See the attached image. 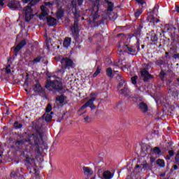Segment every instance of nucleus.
<instances>
[{
  "instance_id": "obj_35",
  "label": "nucleus",
  "mask_w": 179,
  "mask_h": 179,
  "mask_svg": "<svg viewBox=\"0 0 179 179\" xmlns=\"http://www.w3.org/2000/svg\"><path fill=\"white\" fill-rule=\"evenodd\" d=\"M157 12H159V6L158 5H155L154 8H153V10H152V13L156 15V13H157Z\"/></svg>"
},
{
  "instance_id": "obj_17",
  "label": "nucleus",
  "mask_w": 179,
  "mask_h": 179,
  "mask_svg": "<svg viewBox=\"0 0 179 179\" xmlns=\"http://www.w3.org/2000/svg\"><path fill=\"white\" fill-rule=\"evenodd\" d=\"M83 170L84 171L85 176H92V174H93V170L87 166H84Z\"/></svg>"
},
{
  "instance_id": "obj_22",
  "label": "nucleus",
  "mask_w": 179,
  "mask_h": 179,
  "mask_svg": "<svg viewBox=\"0 0 179 179\" xmlns=\"http://www.w3.org/2000/svg\"><path fill=\"white\" fill-rule=\"evenodd\" d=\"M64 10L62 9L58 10V11L57 12V17H58V19H61V17L64 16Z\"/></svg>"
},
{
  "instance_id": "obj_15",
  "label": "nucleus",
  "mask_w": 179,
  "mask_h": 179,
  "mask_svg": "<svg viewBox=\"0 0 179 179\" xmlns=\"http://www.w3.org/2000/svg\"><path fill=\"white\" fill-rule=\"evenodd\" d=\"M48 24L49 26H55L57 24V19L52 17H46Z\"/></svg>"
},
{
  "instance_id": "obj_51",
  "label": "nucleus",
  "mask_w": 179,
  "mask_h": 179,
  "mask_svg": "<svg viewBox=\"0 0 179 179\" xmlns=\"http://www.w3.org/2000/svg\"><path fill=\"white\" fill-rule=\"evenodd\" d=\"M176 12H179V6L176 7Z\"/></svg>"
},
{
  "instance_id": "obj_16",
  "label": "nucleus",
  "mask_w": 179,
  "mask_h": 179,
  "mask_svg": "<svg viewBox=\"0 0 179 179\" xmlns=\"http://www.w3.org/2000/svg\"><path fill=\"white\" fill-rule=\"evenodd\" d=\"M147 20L148 22H150V23H154V24L155 23H159L160 22V20L157 19V18H155V17H153L152 15H150L148 18Z\"/></svg>"
},
{
  "instance_id": "obj_42",
  "label": "nucleus",
  "mask_w": 179,
  "mask_h": 179,
  "mask_svg": "<svg viewBox=\"0 0 179 179\" xmlns=\"http://www.w3.org/2000/svg\"><path fill=\"white\" fill-rule=\"evenodd\" d=\"M138 3H141V5H143L145 3V0H136Z\"/></svg>"
},
{
  "instance_id": "obj_62",
  "label": "nucleus",
  "mask_w": 179,
  "mask_h": 179,
  "mask_svg": "<svg viewBox=\"0 0 179 179\" xmlns=\"http://www.w3.org/2000/svg\"><path fill=\"white\" fill-rule=\"evenodd\" d=\"M0 163H2V161H0Z\"/></svg>"
},
{
  "instance_id": "obj_23",
  "label": "nucleus",
  "mask_w": 179,
  "mask_h": 179,
  "mask_svg": "<svg viewBox=\"0 0 179 179\" xmlns=\"http://www.w3.org/2000/svg\"><path fill=\"white\" fill-rule=\"evenodd\" d=\"M106 75L109 77V78H113V69L111 68H108L106 69Z\"/></svg>"
},
{
  "instance_id": "obj_43",
  "label": "nucleus",
  "mask_w": 179,
  "mask_h": 179,
  "mask_svg": "<svg viewBox=\"0 0 179 179\" xmlns=\"http://www.w3.org/2000/svg\"><path fill=\"white\" fill-rule=\"evenodd\" d=\"M173 57L174 59H179V53L173 55Z\"/></svg>"
},
{
  "instance_id": "obj_28",
  "label": "nucleus",
  "mask_w": 179,
  "mask_h": 179,
  "mask_svg": "<svg viewBox=\"0 0 179 179\" xmlns=\"http://www.w3.org/2000/svg\"><path fill=\"white\" fill-rule=\"evenodd\" d=\"M83 120L85 122H87V123L92 122V118L89 115H84Z\"/></svg>"
},
{
  "instance_id": "obj_27",
  "label": "nucleus",
  "mask_w": 179,
  "mask_h": 179,
  "mask_svg": "<svg viewBox=\"0 0 179 179\" xmlns=\"http://www.w3.org/2000/svg\"><path fill=\"white\" fill-rule=\"evenodd\" d=\"M41 61V57H36L34 60L30 61L29 64H37Z\"/></svg>"
},
{
  "instance_id": "obj_4",
  "label": "nucleus",
  "mask_w": 179,
  "mask_h": 179,
  "mask_svg": "<svg viewBox=\"0 0 179 179\" xmlns=\"http://www.w3.org/2000/svg\"><path fill=\"white\" fill-rule=\"evenodd\" d=\"M60 62L62 64V69H63V71H65V69H71V68H73V66H75V63H73V61L69 57H62Z\"/></svg>"
},
{
  "instance_id": "obj_33",
  "label": "nucleus",
  "mask_w": 179,
  "mask_h": 179,
  "mask_svg": "<svg viewBox=\"0 0 179 179\" xmlns=\"http://www.w3.org/2000/svg\"><path fill=\"white\" fill-rule=\"evenodd\" d=\"M142 15V10H137L136 12L134 13L135 17H138Z\"/></svg>"
},
{
  "instance_id": "obj_20",
  "label": "nucleus",
  "mask_w": 179,
  "mask_h": 179,
  "mask_svg": "<svg viewBox=\"0 0 179 179\" xmlns=\"http://www.w3.org/2000/svg\"><path fill=\"white\" fill-rule=\"evenodd\" d=\"M120 94H124V96L128 95V93H129V90H128V87H124L123 89L120 90L119 92Z\"/></svg>"
},
{
  "instance_id": "obj_41",
  "label": "nucleus",
  "mask_w": 179,
  "mask_h": 179,
  "mask_svg": "<svg viewBox=\"0 0 179 179\" xmlns=\"http://www.w3.org/2000/svg\"><path fill=\"white\" fill-rule=\"evenodd\" d=\"M168 153H169V156L171 157L172 156H174V151H173V150H169V152H168Z\"/></svg>"
},
{
  "instance_id": "obj_30",
  "label": "nucleus",
  "mask_w": 179,
  "mask_h": 179,
  "mask_svg": "<svg viewBox=\"0 0 179 179\" xmlns=\"http://www.w3.org/2000/svg\"><path fill=\"white\" fill-rule=\"evenodd\" d=\"M114 8V4H113L111 2H108V10L111 12Z\"/></svg>"
},
{
  "instance_id": "obj_1",
  "label": "nucleus",
  "mask_w": 179,
  "mask_h": 179,
  "mask_svg": "<svg viewBox=\"0 0 179 179\" xmlns=\"http://www.w3.org/2000/svg\"><path fill=\"white\" fill-rule=\"evenodd\" d=\"M29 1L30 2L28 6L24 7L23 9V13L24 14L26 22H30V20L34 17V15L31 14V12H33L31 6H34V5H36V3L40 2V0H22V2L24 3H27Z\"/></svg>"
},
{
  "instance_id": "obj_47",
  "label": "nucleus",
  "mask_w": 179,
  "mask_h": 179,
  "mask_svg": "<svg viewBox=\"0 0 179 179\" xmlns=\"http://www.w3.org/2000/svg\"><path fill=\"white\" fill-rule=\"evenodd\" d=\"M155 158H153V157H150V163H154V162H155Z\"/></svg>"
},
{
  "instance_id": "obj_39",
  "label": "nucleus",
  "mask_w": 179,
  "mask_h": 179,
  "mask_svg": "<svg viewBox=\"0 0 179 179\" xmlns=\"http://www.w3.org/2000/svg\"><path fill=\"white\" fill-rule=\"evenodd\" d=\"M24 142H27V140H21V141H17L15 144L16 145H23V143H24Z\"/></svg>"
},
{
  "instance_id": "obj_58",
  "label": "nucleus",
  "mask_w": 179,
  "mask_h": 179,
  "mask_svg": "<svg viewBox=\"0 0 179 179\" xmlns=\"http://www.w3.org/2000/svg\"><path fill=\"white\" fill-rule=\"evenodd\" d=\"M113 72H118V71H117V70H113Z\"/></svg>"
},
{
  "instance_id": "obj_5",
  "label": "nucleus",
  "mask_w": 179,
  "mask_h": 179,
  "mask_svg": "<svg viewBox=\"0 0 179 179\" xmlns=\"http://www.w3.org/2000/svg\"><path fill=\"white\" fill-rule=\"evenodd\" d=\"M96 99H97V93L92 92L89 96V100L85 103L87 107L91 108L92 110L96 109V106H94V103L96 101Z\"/></svg>"
},
{
  "instance_id": "obj_32",
  "label": "nucleus",
  "mask_w": 179,
  "mask_h": 179,
  "mask_svg": "<svg viewBox=\"0 0 179 179\" xmlns=\"http://www.w3.org/2000/svg\"><path fill=\"white\" fill-rule=\"evenodd\" d=\"M153 152L154 153H155V155H159V153L162 152V150H160V148L159 147H155L153 149Z\"/></svg>"
},
{
  "instance_id": "obj_18",
  "label": "nucleus",
  "mask_w": 179,
  "mask_h": 179,
  "mask_svg": "<svg viewBox=\"0 0 179 179\" xmlns=\"http://www.w3.org/2000/svg\"><path fill=\"white\" fill-rule=\"evenodd\" d=\"M51 114H52V112H51L50 114L47 113L43 115V118L45 120V121H46V122H50V121L52 120V115H51Z\"/></svg>"
},
{
  "instance_id": "obj_8",
  "label": "nucleus",
  "mask_w": 179,
  "mask_h": 179,
  "mask_svg": "<svg viewBox=\"0 0 179 179\" xmlns=\"http://www.w3.org/2000/svg\"><path fill=\"white\" fill-rule=\"evenodd\" d=\"M8 7L11 9V10H15V9H20V2L15 0H11L8 3Z\"/></svg>"
},
{
  "instance_id": "obj_7",
  "label": "nucleus",
  "mask_w": 179,
  "mask_h": 179,
  "mask_svg": "<svg viewBox=\"0 0 179 179\" xmlns=\"http://www.w3.org/2000/svg\"><path fill=\"white\" fill-rule=\"evenodd\" d=\"M98 174L100 179H112L113 177H114V172L110 171H103L102 175H101L100 171H99Z\"/></svg>"
},
{
  "instance_id": "obj_54",
  "label": "nucleus",
  "mask_w": 179,
  "mask_h": 179,
  "mask_svg": "<svg viewBox=\"0 0 179 179\" xmlns=\"http://www.w3.org/2000/svg\"><path fill=\"white\" fill-rule=\"evenodd\" d=\"M19 178L22 179L23 178V176H20Z\"/></svg>"
},
{
  "instance_id": "obj_11",
  "label": "nucleus",
  "mask_w": 179,
  "mask_h": 179,
  "mask_svg": "<svg viewBox=\"0 0 179 179\" xmlns=\"http://www.w3.org/2000/svg\"><path fill=\"white\" fill-rule=\"evenodd\" d=\"M26 40L24 39L21 41L14 49L15 54H17V52H19V51H20V50H22V48L26 45Z\"/></svg>"
},
{
  "instance_id": "obj_49",
  "label": "nucleus",
  "mask_w": 179,
  "mask_h": 179,
  "mask_svg": "<svg viewBox=\"0 0 179 179\" xmlns=\"http://www.w3.org/2000/svg\"><path fill=\"white\" fill-rule=\"evenodd\" d=\"M166 159V160H170V159H171V157L170 155H167Z\"/></svg>"
},
{
  "instance_id": "obj_53",
  "label": "nucleus",
  "mask_w": 179,
  "mask_h": 179,
  "mask_svg": "<svg viewBox=\"0 0 179 179\" xmlns=\"http://www.w3.org/2000/svg\"><path fill=\"white\" fill-rule=\"evenodd\" d=\"M85 113H86V110H85L83 113H80V115H83V114H85Z\"/></svg>"
},
{
  "instance_id": "obj_6",
  "label": "nucleus",
  "mask_w": 179,
  "mask_h": 179,
  "mask_svg": "<svg viewBox=\"0 0 179 179\" xmlns=\"http://www.w3.org/2000/svg\"><path fill=\"white\" fill-rule=\"evenodd\" d=\"M84 0H73L70 5L69 9L73 12L74 16L76 17L78 16V10L76 9L77 5L76 2H78V5L80 6L83 3Z\"/></svg>"
},
{
  "instance_id": "obj_10",
  "label": "nucleus",
  "mask_w": 179,
  "mask_h": 179,
  "mask_svg": "<svg viewBox=\"0 0 179 179\" xmlns=\"http://www.w3.org/2000/svg\"><path fill=\"white\" fill-rule=\"evenodd\" d=\"M71 31L72 32L73 36H78V34L79 33L78 19L75 20L73 26L71 27Z\"/></svg>"
},
{
  "instance_id": "obj_3",
  "label": "nucleus",
  "mask_w": 179,
  "mask_h": 179,
  "mask_svg": "<svg viewBox=\"0 0 179 179\" xmlns=\"http://www.w3.org/2000/svg\"><path fill=\"white\" fill-rule=\"evenodd\" d=\"M45 6H41V9L42 10V13L39 15V19L41 20H43V19H45L47 17V15H48V8H52V5H54V2H45Z\"/></svg>"
},
{
  "instance_id": "obj_34",
  "label": "nucleus",
  "mask_w": 179,
  "mask_h": 179,
  "mask_svg": "<svg viewBox=\"0 0 179 179\" xmlns=\"http://www.w3.org/2000/svg\"><path fill=\"white\" fill-rule=\"evenodd\" d=\"M151 41H152V43H157V36H156V34L151 36Z\"/></svg>"
},
{
  "instance_id": "obj_31",
  "label": "nucleus",
  "mask_w": 179,
  "mask_h": 179,
  "mask_svg": "<svg viewBox=\"0 0 179 179\" xmlns=\"http://www.w3.org/2000/svg\"><path fill=\"white\" fill-rule=\"evenodd\" d=\"M56 100L57 101H59V103L60 104H62V103H64V96H57V98H56Z\"/></svg>"
},
{
  "instance_id": "obj_36",
  "label": "nucleus",
  "mask_w": 179,
  "mask_h": 179,
  "mask_svg": "<svg viewBox=\"0 0 179 179\" xmlns=\"http://www.w3.org/2000/svg\"><path fill=\"white\" fill-rule=\"evenodd\" d=\"M10 72H12V71L10 70V64H8L6 66V73H10Z\"/></svg>"
},
{
  "instance_id": "obj_63",
  "label": "nucleus",
  "mask_w": 179,
  "mask_h": 179,
  "mask_svg": "<svg viewBox=\"0 0 179 179\" xmlns=\"http://www.w3.org/2000/svg\"><path fill=\"white\" fill-rule=\"evenodd\" d=\"M96 164H99V162H96Z\"/></svg>"
},
{
  "instance_id": "obj_14",
  "label": "nucleus",
  "mask_w": 179,
  "mask_h": 179,
  "mask_svg": "<svg viewBox=\"0 0 179 179\" xmlns=\"http://www.w3.org/2000/svg\"><path fill=\"white\" fill-rule=\"evenodd\" d=\"M149 164L146 161H143L140 165H136V169H142L143 170H148Z\"/></svg>"
},
{
  "instance_id": "obj_19",
  "label": "nucleus",
  "mask_w": 179,
  "mask_h": 179,
  "mask_svg": "<svg viewBox=\"0 0 179 179\" xmlns=\"http://www.w3.org/2000/svg\"><path fill=\"white\" fill-rule=\"evenodd\" d=\"M71 41H72V39H71V38H66L63 43L64 47H65V48H68V47L71 45Z\"/></svg>"
},
{
  "instance_id": "obj_2",
  "label": "nucleus",
  "mask_w": 179,
  "mask_h": 179,
  "mask_svg": "<svg viewBox=\"0 0 179 179\" xmlns=\"http://www.w3.org/2000/svg\"><path fill=\"white\" fill-rule=\"evenodd\" d=\"M45 87L50 92H52V90H55V92H61V90L64 89L62 83L57 80H47Z\"/></svg>"
},
{
  "instance_id": "obj_50",
  "label": "nucleus",
  "mask_w": 179,
  "mask_h": 179,
  "mask_svg": "<svg viewBox=\"0 0 179 179\" xmlns=\"http://www.w3.org/2000/svg\"><path fill=\"white\" fill-rule=\"evenodd\" d=\"M174 170H177L178 169V166L177 165L173 166Z\"/></svg>"
},
{
  "instance_id": "obj_61",
  "label": "nucleus",
  "mask_w": 179,
  "mask_h": 179,
  "mask_svg": "<svg viewBox=\"0 0 179 179\" xmlns=\"http://www.w3.org/2000/svg\"><path fill=\"white\" fill-rule=\"evenodd\" d=\"M52 78H56L55 76H53V77H52Z\"/></svg>"
},
{
  "instance_id": "obj_56",
  "label": "nucleus",
  "mask_w": 179,
  "mask_h": 179,
  "mask_svg": "<svg viewBox=\"0 0 179 179\" xmlns=\"http://www.w3.org/2000/svg\"><path fill=\"white\" fill-rule=\"evenodd\" d=\"M105 1H106V2H107V3L110 2V0H105Z\"/></svg>"
},
{
  "instance_id": "obj_9",
  "label": "nucleus",
  "mask_w": 179,
  "mask_h": 179,
  "mask_svg": "<svg viewBox=\"0 0 179 179\" xmlns=\"http://www.w3.org/2000/svg\"><path fill=\"white\" fill-rule=\"evenodd\" d=\"M123 50L124 51L128 52L129 54H131V55H136L137 54L136 50L135 49V48H134V46L129 47L128 45H124L123 46Z\"/></svg>"
},
{
  "instance_id": "obj_29",
  "label": "nucleus",
  "mask_w": 179,
  "mask_h": 179,
  "mask_svg": "<svg viewBox=\"0 0 179 179\" xmlns=\"http://www.w3.org/2000/svg\"><path fill=\"white\" fill-rule=\"evenodd\" d=\"M100 72H101V69H100V66H98L96 71L93 74V78H96V76H97Z\"/></svg>"
},
{
  "instance_id": "obj_59",
  "label": "nucleus",
  "mask_w": 179,
  "mask_h": 179,
  "mask_svg": "<svg viewBox=\"0 0 179 179\" xmlns=\"http://www.w3.org/2000/svg\"><path fill=\"white\" fill-rule=\"evenodd\" d=\"M57 1V2H59V0H56Z\"/></svg>"
},
{
  "instance_id": "obj_26",
  "label": "nucleus",
  "mask_w": 179,
  "mask_h": 179,
  "mask_svg": "<svg viewBox=\"0 0 179 179\" xmlns=\"http://www.w3.org/2000/svg\"><path fill=\"white\" fill-rule=\"evenodd\" d=\"M157 164H158V166H159L160 167H164V166H166L164 160L163 159H158L157 161Z\"/></svg>"
},
{
  "instance_id": "obj_38",
  "label": "nucleus",
  "mask_w": 179,
  "mask_h": 179,
  "mask_svg": "<svg viewBox=\"0 0 179 179\" xmlns=\"http://www.w3.org/2000/svg\"><path fill=\"white\" fill-rule=\"evenodd\" d=\"M138 79V77L136 76L131 78V83L133 85H136V80Z\"/></svg>"
},
{
  "instance_id": "obj_45",
  "label": "nucleus",
  "mask_w": 179,
  "mask_h": 179,
  "mask_svg": "<svg viewBox=\"0 0 179 179\" xmlns=\"http://www.w3.org/2000/svg\"><path fill=\"white\" fill-rule=\"evenodd\" d=\"M175 159H176V162L179 161V150H178V154L176 155Z\"/></svg>"
},
{
  "instance_id": "obj_40",
  "label": "nucleus",
  "mask_w": 179,
  "mask_h": 179,
  "mask_svg": "<svg viewBox=\"0 0 179 179\" xmlns=\"http://www.w3.org/2000/svg\"><path fill=\"white\" fill-rule=\"evenodd\" d=\"M87 107V105L85 103L83 106H81L79 109V111H82V110H85Z\"/></svg>"
},
{
  "instance_id": "obj_44",
  "label": "nucleus",
  "mask_w": 179,
  "mask_h": 179,
  "mask_svg": "<svg viewBox=\"0 0 179 179\" xmlns=\"http://www.w3.org/2000/svg\"><path fill=\"white\" fill-rule=\"evenodd\" d=\"M11 177H17V173H16L15 171H13L11 173Z\"/></svg>"
},
{
  "instance_id": "obj_48",
  "label": "nucleus",
  "mask_w": 179,
  "mask_h": 179,
  "mask_svg": "<svg viewBox=\"0 0 179 179\" xmlns=\"http://www.w3.org/2000/svg\"><path fill=\"white\" fill-rule=\"evenodd\" d=\"M172 82H173V80H168L166 81V85H170Z\"/></svg>"
},
{
  "instance_id": "obj_46",
  "label": "nucleus",
  "mask_w": 179,
  "mask_h": 179,
  "mask_svg": "<svg viewBox=\"0 0 179 179\" xmlns=\"http://www.w3.org/2000/svg\"><path fill=\"white\" fill-rule=\"evenodd\" d=\"M3 1H5V0H0V6H3V5H5V3H3Z\"/></svg>"
},
{
  "instance_id": "obj_57",
  "label": "nucleus",
  "mask_w": 179,
  "mask_h": 179,
  "mask_svg": "<svg viewBox=\"0 0 179 179\" xmlns=\"http://www.w3.org/2000/svg\"><path fill=\"white\" fill-rule=\"evenodd\" d=\"M17 124H18L17 122H15V125H17Z\"/></svg>"
},
{
  "instance_id": "obj_60",
  "label": "nucleus",
  "mask_w": 179,
  "mask_h": 179,
  "mask_svg": "<svg viewBox=\"0 0 179 179\" xmlns=\"http://www.w3.org/2000/svg\"><path fill=\"white\" fill-rule=\"evenodd\" d=\"M178 82H179V78H178Z\"/></svg>"
},
{
  "instance_id": "obj_64",
  "label": "nucleus",
  "mask_w": 179,
  "mask_h": 179,
  "mask_svg": "<svg viewBox=\"0 0 179 179\" xmlns=\"http://www.w3.org/2000/svg\"><path fill=\"white\" fill-rule=\"evenodd\" d=\"M95 1H97V0H95Z\"/></svg>"
},
{
  "instance_id": "obj_13",
  "label": "nucleus",
  "mask_w": 179,
  "mask_h": 179,
  "mask_svg": "<svg viewBox=\"0 0 179 179\" xmlns=\"http://www.w3.org/2000/svg\"><path fill=\"white\" fill-rule=\"evenodd\" d=\"M138 108L142 113H148V105L143 102L138 103Z\"/></svg>"
},
{
  "instance_id": "obj_12",
  "label": "nucleus",
  "mask_w": 179,
  "mask_h": 179,
  "mask_svg": "<svg viewBox=\"0 0 179 179\" xmlns=\"http://www.w3.org/2000/svg\"><path fill=\"white\" fill-rule=\"evenodd\" d=\"M141 76L144 78V80L146 81L148 79H151L152 75L145 69L141 71Z\"/></svg>"
},
{
  "instance_id": "obj_55",
  "label": "nucleus",
  "mask_w": 179,
  "mask_h": 179,
  "mask_svg": "<svg viewBox=\"0 0 179 179\" xmlns=\"http://www.w3.org/2000/svg\"><path fill=\"white\" fill-rule=\"evenodd\" d=\"M166 55H169V52H165Z\"/></svg>"
},
{
  "instance_id": "obj_25",
  "label": "nucleus",
  "mask_w": 179,
  "mask_h": 179,
  "mask_svg": "<svg viewBox=\"0 0 179 179\" xmlns=\"http://www.w3.org/2000/svg\"><path fill=\"white\" fill-rule=\"evenodd\" d=\"M122 71H124V69H128V68H129V66H131V65L129 64H128L125 62H122Z\"/></svg>"
},
{
  "instance_id": "obj_37",
  "label": "nucleus",
  "mask_w": 179,
  "mask_h": 179,
  "mask_svg": "<svg viewBox=\"0 0 179 179\" xmlns=\"http://www.w3.org/2000/svg\"><path fill=\"white\" fill-rule=\"evenodd\" d=\"M52 110V106H51V104H48L45 109L46 113H50V111H51Z\"/></svg>"
},
{
  "instance_id": "obj_24",
  "label": "nucleus",
  "mask_w": 179,
  "mask_h": 179,
  "mask_svg": "<svg viewBox=\"0 0 179 179\" xmlns=\"http://www.w3.org/2000/svg\"><path fill=\"white\" fill-rule=\"evenodd\" d=\"M115 108H117V110H122V101L117 102L115 106Z\"/></svg>"
},
{
  "instance_id": "obj_21",
  "label": "nucleus",
  "mask_w": 179,
  "mask_h": 179,
  "mask_svg": "<svg viewBox=\"0 0 179 179\" xmlns=\"http://www.w3.org/2000/svg\"><path fill=\"white\" fill-rule=\"evenodd\" d=\"M33 89L34 92H41L42 90L41 85L38 83L34 85Z\"/></svg>"
},
{
  "instance_id": "obj_52",
  "label": "nucleus",
  "mask_w": 179,
  "mask_h": 179,
  "mask_svg": "<svg viewBox=\"0 0 179 179\" xmlns=\"http://www.w3.org/2000/svg\"><path fill=\"white\" fill-rule=\"evenodd\" d=\"M22 124H19V126L17 127V128H22Z\"/></svg>"
}]
</instances>
